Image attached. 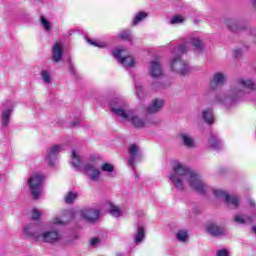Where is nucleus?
Segmentation results:
<instances>
[{
    "label": "nucleus",
    "mask_w": 256,
    "mask_h": 256,
    "mask_svg": "<svg viewBox=\"0 0 256 256\" xmlns=\"http://www.w3.org/2000/svg\"><path fill=\"white\" fill-rule=\"evenodd\" d=\"M30 193L33 199H37L41 195V187L43 185V176L39 173L33 174L28 179Z\"/></svg>",
    "instance_id": "obj_6"
},
{
    "label": "nucleus",
    "mask_w": 256,
    "mask_h": 256,
    "mask_svg": "<svg viewBox=\"0 0 256 256\" xmlns=\"http://www.w3.org/2000/svg\"><path fill=\"white\" fill-rule=\"evenodd\" d=\"M227 26L230 31L233 33H237V31H241V29H245V26H241L239 22L235 19H230L227 21Z\"/></svg>",
    "instance_id": "obj_24"
},
{
    "label": "nucleus",
    "mask_w": 256,
    "mask_h": 256,
    "mask_svg": "<svg viewBox=\"0 0 256 256\" xmlns=\"http://www.w3.org/2000/svg\"><path fill=\"white\" fill-rule=\"evenodd\" d=\"M135 87H136V95L138 96L139 99H143V97H145V92H143V86L139 83H136Z\"/></svg>",
    "instance_id": "obj_35"
},
{
    "label": "nucleus",
    "mask_w": 256,
    "mask_h": 256,
    "mask_svg": "<svg viewBox=\"0 0 256 256\" xmlns=\"http://www.w3.org/2000/svg\"><path fill=\"white\" fill-rule=\"evenodd\" d=\"M41 218V212H39V210L37 209H33L32 210V219L33 221H38V219Z\"/></svg>",
    "instance_id": "obj_40"
},
{
    "label": "nucleus",
    "mask_w": 256,
    "mask_h": 256,
    "mask_svg": "<svg viewBox=\"0 0 256 256\" xmlns=\"http://www.w3.org/2000/svg\"><path fill=\"white\" fill-rule=\"evenodd\" d=\"M178 137L181 139L183 145L188 149H193L195 147V139H193L191 135L187 133H180Z\"/></svg>",
    "instance_id": "obj_19"
},
{
    "label": "nucleus",
    "mask_w": 256,
    "mask_h": 256,
    "mask_svg": "<svg viewBox=\"0 0 256 256\" xmlns=\"http://www.w3.org/2000/svg\"><path fill=\"white\" fill-rule=\"evenodd\" d=\"M207 231L212 237H223L225 235V230L216 224H209Z\"/></svg>",
    "instance_id": "obj_21"
},
{
    "label": "nucleus",
    "mask_w": 256,
    "mask_h": 256,
    "mask_svg": "<svg viewBox=\"0 0 256 256\" xmlns=\"http://www.w3.org/2000/svg\"><path fill=\"white\" fill-rule=\"evenodd\" d=\"M13 113V108H9L2 112V127H7L11 119V114Z\"/></svg>",
    "instance_id": "obj_25"
},
{
    "label": "nucleus",
    "mask_w": 256,
    "mask_h": 256,
    "mask_svg": "<svg viewBox=\"0 0 256 256\" xmlns=\"http://www.w3.org/2000/svg\"><path fill=\"white\" fill-rule=\"evenodd\" d=\"M225 83V75L223 73L217 72L214 74L213 80L210 83L211 89H217L219 85H223Z\"/></svg>",
    "instance_id": "obj_22"
},
{
    "label": "nucleus",
    "mask_w": 256,
    "mask_h": 256,
    "mask_svg": "<svg viewBox=\"0 0 256 256\" xmlns=\"http://www.w3.org/2000/svg\"><path fill=\"white\" fill-rule=\"evenodd\" d=\"M241 55H243V51L241 49H236L233 51V57L235 59H239V57H241Z\"/></svg>",
    "instance_id": "obj_42"
},
{
    "label": "nucleus",
    "mask_w": 256,
    "mask_h": 256,
    "mask_svg": "<svg viewBox=\"0 0 256 256\" xmlns=\"http://www.w3.org/2000/svg\"><path fill=\"white\" fill-rule=\"evenodd\" d=\"M110 107L112 113L121 117L122 119L129 113L131 109H127L128 105L123 101V99L115 98L110 102Z\"/></svg>",
    "instance_id": "obj_8"
},
{
    "label": "nucleus",
    "mask_w": 256,
    "mask_h": 256,
    "mask_svg": "<svg viewBox=\"0 0 256 256\" xmlns=\"http://www.w3.org/2000/svg\"><path fill=\"white\" fill-rule=\"evenodd\" d=\"M23 233L25 237H28L29 239H33L34 241H41V235L43 234V231H41V227L38 224H26L23 227Z\"/></svg>",
    "instance_id": "obj_11"
},
{
    "label": "nucleus",
    "mask_w": 256,
    "mask_h": 256,
    "mask_svg": "<svg viewBox=\"0 0 256 256\" xmlns=\"http://www.w3.org/2000/svg\"><path fill=\"white\" fill-rule=\"evenodd\" d=\"M177 55L174 56L169 62V68L173 73H177L181 77H187L189 73H191V67L187 62L181 59V53L179 52V48H177Z\"/></svg>",
    "instance_id": "obj_3"
},
{
    "label": "nucleus",
    "mask_w": 256,
    "mask_h": 256,
    "mask_svg": "<svg viewBox=\"0 0 256 256\" xmlns=\"http://www.w3.org/2000/svg\"><path fill=\"white\" fill-rule=\"evenodd\" d=\"M88 43H90V45H94V47H105V44L103 43H97L91 39H88Z\"/></svg>",
    "instance_id": "obj_43"
},
{
    "label": "nucleus",
    "mask_w": 256,
    "mask_h": 256,
    "mask_svg": "<svg viewBox=\"0 0 256 256\" xmlns=\"http://www.w3.org/2000/svg\"><path fill=\"white\" fill-rule=\"evenodd\" d=\"M149 75L152 79H161V77H163V65H161L159 60L150 62Z\"/></svg>",
    "instance_id": "obj_15"
},
{
    "label": "nucleus",
    "mask_w": 256,
    "mask_h": 256,
    "mask_svg": "<svg viewBox=\"0 0 256 256\" xmlns=\"http://www.w3.org/2000/svg\"><path fill=\"white\" fill-rule=\"evenodd\" d=\"M125 53L126 50L124 48H119L113 50L112 55L123 67H135V59L131 56H126Z\"/></svg>",
    "instance_id": "obj_9"
},
{
    "label": "nucleus",
    "mask_w": 256,
    "mask_h": 256,
    "mask_svg": "<svg viewBox=\"0 0 256 256\" xmlns=\"http://www.w3.org/2000/svg\"><path fill=\"white\" fill-rule=\"evenodd\" d=\"M75 199H77V193H73V192H69L66 197H65V201L68 204L73 203V201H75Z\"/></svg>",
    "instance_id": "obj_37"
},
{
    "label": "nucleus",
    "mask_w": 256,
    "mask_h": 256,
    "mask_svg": "<svg viewBox=\"0 0 256 256\" xmlns=\"http://www.w3.org/2000/svg\"><path fill=\"white\" fill-rule=\"evenodd\" d=\"M102 171H105L106 173H113V171H115V167L109 163H104L102 165Z\"/></svg>",
    "instance_id": "obj_38"
},
{
    "label": "nucleus",
    "mask_w": 256,
    "mask_h": 256,
    "mask_svg": "<svg viewBox=\"0 0 256 256\" xmlns=\"http://www.w3.org/2000/svg\"><path fill=\"white\" fill-rule=\"evenodd\" d=\"M202 119L208 125H213V123H215V116L213 115V109L208 108L202 111Z\"/></svg>",
    "instance_id": "obj_23"
},
{
    "label": "nucleus",
    "mask_w": 256,
    "mask_h": 256,
    "mask_svg": "<svg viewBox=\"0 0 256 256\" xmlns=\"http://www.w3.org/2000/svg\"><path fill=\"white\" fill-rule=\"evenodd\" d=\"M106 205L108 207V213H110L112 217H115L116 219L122 217L123 209H121V207L113 204V202H107Z\"/></svg>",
    "instance_id": "obj_20"
},
{
    "label": "nucleus",
    "mask_w": 256,
    "mask_h": 256,
    "mask_svg": "<svg viewBox=\"0 0 256 256\" xmlns=\"http://www.w3.org/2000/svg\"><path fill=\"white\" fill-rule=\"evenodd\" d=\"M252 231H253V233H255V235H256V226L252 227Z\"/></svg>",
    "instance_id": "obj_50"
},
{
    "label": "nucleus",
    "mask_w": 256,
    "mask_h": 256,
    "mask_svg": "<svg viewBox=\"0 0 256 256\" xmlns=\"http://www.w3.org/2000/svg\"><path fill=\"white\" fill-rule=\"evenodd\" d=\"M210 147L215 149L216 151L221 149V140L217 135H212L211 139L209 140Z\"/></svg>",
    "instance_id": "obj_29"
},
{
    "label": "nucleus",
    "mask_w": 256,
    "mask_h": 256,
    "mask_svg": "<svg viewBox=\"0 0 256 256\" xmlns=\"http://www.w3.org/2000/svg\"><path fill=\"white\" fill-rule=\"evenodd\" d=\"M40 20H41V25H42L43 29H45V31L47 33H49L51 31V22H49V20H47L43 16H41Z\"/></svg>",
    "instance_id": "obj_33"
},
{
    "label": "nucleus",
    "mask_w": 256,
    "mask_h": 256,
    "mask_svg": "<svg viewBox=\"0 0 256 256\" xmlns=\"http://www.w3.org/2000/svg\"><path fill=\"white\" fill-rule=\"evenodd\" d=\"M71 219H73V218H71V217H70V218H68V220H67V221H71Z\"/></svg>",
    "instance_id": "obj_51"
},
{
    "label": "nucleus",
    "mask_w": 256,
    "mask_h": 256,
    "mask_svg": "<svg viewBox=\"0 0 256 256\" xmlns=\"http://www.w3.org/2000/svg\"><path fill=\"white\" fill-rule=\"evenodd\" d=\"M234 221L236 223H239L240 225H249V223H253V217L251 216L241 217L239 215H236L234 217Z\"/></svg>",
    "instance_id": "obj_28"
},
{
    "label": "nucleus",
    "mask_w": 256,
    "mask_h": 256,
    "mask_svg": "<svg viewBox=\"0 0 256 256\" xmlns=\"http://www.w3.org/2000/svg\"><path fill=\"white\" fill-rule=\"evenodd\" d=\"M169 85L171 84H165L161 81H157L152 83V89H154L155 91H159V89H166V87H169Z\"/></svg>",
    "instance_id": "obj_32"
},
{
    "label": "nucleus",
    "mask_w": 256,
    "mask_h": 256,
    "mask_svg": "<svg viewBox=\"0 0 256 256\" xmlns=\"http://www.w3.org/2000/svg\"><path fill=\"white\" fill-rule=\"evenodd\" d=\"M189 45H191L194 51H197V53H202L203 51H205L203 41L197 37H191L188 41L178 47V53H187V48L189 47Z\"/></svg>",
    "instance_id": "obj_7"
},
{
    "label": "nucleus",
    "mask_w": 256,
    "mask_h": 256,
    "mask_svg": "<svg viewBox=\"0 0 256 256\" xmlns=\"http://www.w3.org/2000/svg\"><path fill=\"white\" fill-rule=\"evenodd\" d=\"M72 165L75 167V169H80L81 168V157H79V155H77V152H75V150H72Z\"/></svg>",
    "instance_id": "obj_30"
},
{
    "label": "nucleus",
    "mask_w": 256,
    "mask_h": 256,
    "mask_svg": "<svg viewBox=\"0 0 256 256\" xmlns=\"http://www.w3.org/2000/svg\"><path fill=\"white\" fill-rule=\"evenodd\" d=\"M40 241L43 243H57V241H61V233L57 230L42 232Z\"/></svg>",
    "instance_id": "obj_16"
},
{
    "label": "nucleus",
    "mask_w": 256,
    "mask_h": 256,
    "mask_svg": "<svg viewBox=\"0 0 256 256\" xmlns=\"http://www.w3.org/2000/svg\"><path fill=\"white\" fill-rule=\"evenodd\" d=\"M251 91H255V82L251 79L240 78L231 87L230 91L217 94L214 101L218 105L231 107L241 95L251 93Z\"/></svg>",
    "instance_id": "obj_2"
},
{
    "label": "nucleus",
    "mask_w": 256,
    "mask_h": 256,
    "mask_svg": "<svg viewBox=\"0 0 256 256\" xmlns=\"http://www.w3.org/2000/svg\"><path fill=\"white\" fill-rule=\"evenodd\" d=\"M63 151V145L58 144L52 146L45 157V162L49 165V167H53L55 165V161L57 160V155H59Z\"/></svg>",
    "instance_id": "obj_14"
},
{
    "label": "nucleus",
    "mask_w": 256,
    "mask_h": 256,
    "mask_svg": "<svg viewBox=\"0 0 256 256\" xmlns=\"http://www.w3.org/2000/svg\"><path fill=\"white\" fill-rule=\"evenodd\" d=\"M98 161H101V158L99 156L92 155L90 156V162L83 166V171L90 181L97 182L101 178V170L97 168Z\"/></svg>",
    "instance_id": "obj_4"
},
{
    "label": "nucleus",
    "mask_w": 256,
    "mask_h": 256,
    "mask_svg": "<svg viewBox=\"0 0 256 256\" xmlns=\"http://www.w3.org/2000/svg\"><path fill=\"white\" fill-rule=\"evenodd\" d=\"M216 256H229V250L221 249L216 251Z\"/></svg>",
    "instance_id": "obj_41"
},
{
    "label": "nucleus",
    "mask_w": 256,
    "mask_h": 256,
    "mask_svg": "<svg viewBox=\"0 0 256 256\" xmlns=\"http://www.w3.org/2000/svg\"><path fill=\"white\" fill-rule=\"evenodd\" d=\"M62 57L63 47L59 43L54 44L52 47V61H54L55 63H59Z\"/></svg>",
    "instance_id": "obj_18"
},
{
    "label": "nucleus",
    "mask_w": 256,
    "mask_h": 256,
    "mask_svg": "<svg viewBox=\"0 0 256 256\" xmlns=\"http://www.w3.org/2000/svg\"><path fill=\"white\" fill-rule=\"evenodd\" d=\"M214 195L218 199H222L231 209H237L239 207V197L237 195H229L223 190H214Z\"/></svg>",
    "instance_id": "obj_10"
},
{
    "label": "nucleus",
    "mask_w": 256,
    "mask_h": 256,
    "mask_svg": "<svg viewBox=\"0 0 256 256\" xmlns=\"http://www.w3.org/2000/svg\"><path fill=\"white\" fill-rule=\"evenodd\" d=\"M67 214L70 215L71 219H73V213H71V211H67Z\"/></svg>",
    "instance_id": "obj_49"
},
{
    "label": "nucleus",
    "mask_w": 256,
    "mask_h": 256,
    "mask_svg": "<svg viewBox=\"0 0 256 256\" xmlns=\"http://www.w3.org/2000/svg\"><path fill=\"white\" fill-rule=\"evenodd\" d=\"M163 105H165V102L162 99H153L151 104L146 108V111L151 115H155V113H159L163 109Z\"/></svg>",
    "instance_id": "obj_17"
},
{
    "label": "nucleus",
    "mask_w": 256,
    "mask_h": 256,
    "mask_svg": "<svg viewBox=\"0 0 256 256\" xmlns=\"http://www.w3.org/2000/svg\"><path fill=\"white\" fill-rule=\"evenodd\" d=\"M73 127H77L79 125V121H75L72 123Z\"/></svg>",
    "instance_id": "obj_47"
},
{
    "label": "nucleus",
    "mask_w": 256,
    "mask_h": 256,
    "mask_svg": "<svg viewBox=\"0 0 256 256\" xmlns=\"http://www.w3.org/2000/svg\"><path fill=\"white\" fill-rule=\"evenodd\" d=\"M71 219H73V218H71V217H70V218H68V220H67V221H71Z\"/></svg>",
    "instance_id": "obj_52"
},
{
    "label": "nucleus",
    "mask_w": 256,
    "mask_h": 256,
    "mask_svg": "<svg viewBox=\"0 0 256 256\" xmlns=\"http://www.w3.org/2000/svg\"><path fill=\"white\" fill-rule=\"evenodd\" d=\"M122 119L130 123L134 129H143L148 125L147 119L141 118L133 109L128 110V113Z\"/></svg>",
    "instance_id": "obj_5"
},
{
    "label": "nucleus",
    "mask_w": 256,
    "mask_h": 256,
    "mask_svg": "<svg viewBox=\"0 0 256 256\" xmlns=\"http://www.w3.org/2000/svg\"><path fill=\"white\" fill-rule=\"evenodd\" d=\"M52 223H53L54 225H63L65 222H64L63 220H61L60 218H54V219L52 220Z\"/></svg>",
    "instance_id": "obj_44"
},
{
    "label": "nucleus",
    "mask_w": 256,
    "mask_h": 256,
    "mask_svg": "<svg viewBox=\"0 0 256 256\" xmlns=\"http://www.w3.org/2000/svg\"><path fill=\"white\" fill-rule=\"evenodd\" d=\"M249 203H250L251 207H255V202L253 200H250Z\"/></svg>",
    "instance_id": "obj_48"
},
{
    "label": "nucleus",
    "mask_w": 256,
    "mask_h": 256,
    "mask_svg": "<svg viewBox=\"0 0 256 256\" xmlns=\"http://www.w3.org/2000/svg\"><path fill=\"white\" fill-rule=\"evenodd\" d=\"M99 244V239L98 238H93L90 242V245L92 247H96Z\"/></svg>",
    "instance_id": "obj_45"
},
{
    "label": "nucleus",
    "mask_w": 256,
    "mask_h": 256,
    "mask_svg": "<svg viewBox=\"0 0 256 256\" xmlns=\"http://www.w3.org/2000/svg\"><path fill=\"white\" fill-rule=\"evenodd\" d=\"M143 239H145V228L138 226L137 233L135 234V243L139 245V243H143Z\"/></svg>",
    "instance_id": "obj_26"
},
{
    "label": "nucleus",
    "mask_w": 256,
    "mask_h": 256,
    "mask_svg": "<svg viewBox=\"0 0 256 256\" xmlns=\"http://www.w3.org/2000/svg\"><path fill=\"white\" fill-rule=\"evenodd\" d=\"M120 39L124 41H129L131 39V30H124L119 34Z\"/></svg>",
    "instance_id": "obj_36"
},
{
    "label": "nucleus",
    "mask_w": 256,
    "mask_h": 256,
    "mask_svg": "<svg viewBox=\"0 0 256 256\" xmlns=\"http://www.w3.org/2000/svg\"><path fill=\"white\" fill-rule=\"evenodd\" d=\"M128 153L130 155L128 159V165H130V167H132L133 171L135 172V162L141 161V159H143L141 149L137 144H130L128 146Z\"/></svg>",
    "instance_id": "obj_12"
},
{
    "label": "nucleus",
    "mask_w": 256,
    "mask_h": 256,
    "mask_svg": "<svg viewBox=\"0 0 256 256\" xmlns=\"http://www.w3.org/2000/svg\"><path fill=\"white\" fill-rule=\"evenodd\" d=\"M101 215V211L96 208H84L80 210V217L87 221L88 223H95V221L99 220V216Z\"/></svg>",
    "instance_id": "obj_13"
},
{
    "label": "nucleus",
    "mask_w": 256,
    "mask_h": 256,
    "mask_svg": "<svg viewBox=\"0 0 256 256\" xmlns=\"http://www.w3.org/2000/svg\"><path fill=\"white\" fill-rule=\"evenodd\" d=\"M171 25H177L179 23H183V17L175 16L170 20Z\"/></svg>",
    "instance_id": "obj_39"
},
{
    "label": "nucleus",
    "mask_w": 256,
    "mask_h": 256,
    "mask_svg": "<svg viewBox=\"0 0 256 256\" xmlns=\"http://www.w3.org/2000/svg\"><path fill=\"white\" fill-rule=\"evenodd\" d=\"M41 77L44 83H47V84L51 83V74L49 73V71L42 70Z\"/></svg>",
    "instance_id": "obj_34"
},
{
    "label": "nucleus",
    "mask_w": 256,
    "mask_h": 256,
    "mask_svg": "<svg viewBox=\"0 0 256 256\" xmlns=\"http://www.w3.org/2000/svg\"><path fill=\"white\" fill-rule=\"evenodd\" d=\"M170 181L178 191L185 189V183H188L191 189H194V191H197L200 195H205L207 189H209V186L201 179L199 174L191 171L189 167L177 160L173 162Z\"/></svg>",
    "instance_id": "obj_1"
},
{
    "label": "nucleus",
    "mask_w": 256,
    "mask_h": 256,
    "mask_svg": "<svg viewBox=\"0 0 256 256\" xmlns=\"http://www.w3.org/2000/svg\"><path fill=\"white\" fill-rule=\"evenodd\" d=\"M176 239L180 241V243H187V241H189V233L187 230H178L176 233Z\"/></svg>",
    "instance_id": "obj_27"
},
{
    "label": "nucleus",
    "mask_w": 256,
    "mask_h": 256,
    "mask_svg": "<svg viewBox=\"0 0 256 256\" xmlns=\"http://www.w3.org/2000/svg\"><path fill=\"white\" fill-rule=\"evenodd\" d=\"M69 70H70V73H72V75H75V66L71 62L69 65Z\"/></svg>",
    "instance_id": "obj_46"
},
{
    "label": "nucleus",
    "mask_w": 256,
    "mask_h": 256,
    "mask_svg": "<svg viewBox=\"0 0 256 256\" xmlns=\"http://www.w3.org/2000/svg\"><path fill=\"white\" fill-rule=\"evenodd\" d=\"M145 17H147V13L145 12H138L132 22V25L135 27L136 25H139V23H141V21H143V19H145Z\"/></svg>",
    "instance_id": "obj_31"
}]
</instances>
